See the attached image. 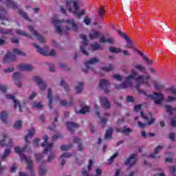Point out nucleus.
Returning <instances> with one entry per match:
<instances>
[{"mask_svg":"<svg viewBox=\"0 0 176 176\" xmlns=\"http://www.w3.org/2000/svg\"><path fill=\"white\" fill-rule=\"evenodd\" d=\"M17 35H21V36H26V38H29V39H32V36L25 32L23 30H16Z\"/></svg>","mask_w":176,"mask_h":176,"instance_id":"f704fd0d","label":"nucleus"},{"mask_svg":"<svg viewBox=\"0 0 176 176\" xmlns=\"http://www.w3.org/2000/svg\"><path fill=\"white\" fill-rule=\"evenodd\" d=\"M32 46H34L35 49H37L38 53H40V54H42V56H56V51H54V50H52L50 53L48 54L46 52V51H45V50L36 45V43H32Z\"/></svg>","mask_w":176,"mask_h":176,"instance_id":"4468645a","label":"nucleus"},{"mask_svg":"<svg viewBox=\"0 0 176 176\" xmlns=\"http://www.w3.org/2000/svg\"><path fill=\"white\" fill-rule=\"evenodd\" d=\"M164 148V146H158L157 148L155 149L154 153L148 156V157H151V159H156L157 157H156V155L159 153L160 151H162Z\"/></svg>","mask_w":176,"mask_h":176,"instance_id":"2f4dec72","label":"nucleus"},{"mask_svg":"<svg viewBox=\"0 0 176 176\" xmlns=\"http://www.w3.org/2000/svg\"><path fill=\"white\" fill-rule=\"evenodd\" d=\"M60 105L62 107H71L74 105V98L72 96L70 97V101L67 102L66 100H60Z\"/></svg>","mask_w":176,"mask_h":176,"instance_id":"473e14b6","label":"nucleus"},{"mask_svg":"<svg viewBox=\"0 0 176 176\" xmlns=\"http://www.w3.org/2000/svg\"><path fill=\"white\" fill-rule=\"evenodd\" d=\"M137 163V154H132L124 162L125 166L133 167Z\"/></svg>","mask_w":176,"mask_h":176,"instance_id":"dca6fc26","label":"nucleus"},{"mask_svg":"<svg viewBox=\"0 0 176 176\" xmlns=\"http://www.w3.org/2000/svg\"><path fill=\"white\" fill-rule=\"evenodd\" d=\"M100 102L104 105V108L106 109H109L111 108V103L109 102V100L105 97L100 98Z\"/></svg>","mask_w":176,"mask_h":176,"instance_id":"cd10ccee","label":"nucleus"},{"mask_svg":"<svg viewBox=\"0 0 176 176\" xmlns=\"http://www.w3.org/2000/svg\"><path fill=\"white\" fill-rule=\"evenodd\" d=\"M47 93V98L50 100L49 107L50 109H53V106L52 105L53 104V94L52 91V89H48Z\"/></svg>","mask_w":176,"mask_h":176,"instance_id":"7c9ffc66","label":"nucleus"},{"mask_svg":"<svg viewBox=\"0 0 176 176\" xmlns=\"http://www.w3.org/2000/svg\"><path fill=\"white\" fill-rule=\"evenodd\" d=\"M99 17L102 19L104 17V14L105 13V8L104 6H100V8L98 10Z\"/></svg>","mask_w":176,"mask_h":176,"instance_id":"de8ad7c7","label":"nucleus"},{"mask_svg":"<svg viewBox=\"0 0 176 176\" xmlns=\"http://www.w3.org/2000/svg\"><path fill=\"white\" fill-rule=\"evenodd\" d=\"M10 152H11L10 148L6 149L4 153L1 156V159H3V160L6 159V157H8V156H9V155H10Z\"/></svg>","mask_w":176,"mask_h":176,"instance_id":"603ef678","label":"nucleus"},{"mask_svg":"<svg viewBox=\"0 0 176 176\" xmlns=\"http://www.w3.org/2000/svg\"><path fill=\"white\" fill-rule=\"evenodd\" d=\"M80 38L83 40L82 45L80 47V50L82 52V54H85V56H89V52L85 50L86 46H87V36H86L85 34H82L80 35Z\"/></svg>","mask_w":176,"mask_h":176,"instance_id":"f8f14e48","label":"nucleus"},{"mask_svg":"<svg viewBox=\"0 0 176 176\" xmlns=\"http://www.w3.org/2000/svg\"><path fill=\"white\" fill-rule=\"evenodd\" d=\"M164 108L169 115L172 116L173 112H176V107H173L170 105H165Z\"/></svg>","mask_w":176,"mask_h":176,"instance_id":"c9c22d12","label":"nucleus"},{"mask_svg":"<svg viewBox=\"0 0 176 176\" xmlns=\"http://www.w3.org/2000/svg\"><path fill=\"white\" fill-rule=\"evenodd\" d=\"M3 140H0L1 146H7L8 148H13V140L8 138V135L3 133Z\"/></svg>","mask_w":176,"mask_h":176,"instance_id":"1a4fd4ad","label":"nucleus"},{"mask_svg":"<svg viewBox=\"0 0 176 176\" xmlns=\"http://www.w3.org/2000/svg\"><path fill=\"white\" fill-rule=\"evenodd\" d=\"M5 3L8 8H12V9H17V8H19L16 2L12 0H6Z\"/></svg>","mask_w":176,"mask_h":176,"instance_id":"a878e982","label":"nucleus"},{"mask_svg":"<svg viewBox=\"0 0 176 176\" xmlns=\"http://www.w3.org/2000/svg\"><path fill=\"white\" fill-rule=\"evenodd\" d=\"M91 47L93 50H102V47L101 46V44H98L97 43L91 44Z\"/></svg>","mask_w":176,"mask_h":176,"instance_id":"c03bdc74","label":"nucleus"},{"mask_svg":"<svg viewBox=\"0 0 176 176\" xmlns=\"http://www.w3.org/2000/svg\"><path fill=\"white\" fill-rule=\"evenodd\" d=\"M74 142H75V144H78V148L80 151H83V145L80 143L82 142V140L79 138H74Z\"/></svg>","mask_w":176,"mask_h":176,"instance_id":"4c0bfd02","label":"nucleus"},{"mask_svg":"<svg viewBox=\"0 0 176 176\" xmlns=\"http://www.w3.org/2000/svg\"><path fill=\"white\" fill-rule=\"evenodd\" d=\"M32 107L33 108H37L38 109H41V108H42V104H41V102H34Z\"/></svg>","mask_w":176,"mask_h":176,"instance_id":"bf43d9fd","label":"nucleus"},{"mask_svg":"<svg viewBox=\"0 0 176 176\" xmlns=\"http://www.w3.org/2000/svg\"><path fill=\"white\" fill-rule=\"evenodd\" d=\"M22 76H23L21 75V74H20V72H19L14 73L13 79L14 80H15V85L16 86H17V87H23V85H21V81L20 80Z\"/></svg>","mask_w":176,"mask_h":176,"instance_id":"6ab92c4d","label":"nucleus"},{"mask_svg":"<svg viewBox=\"0 0 176 176\" xmlns=\"http://www.w3.org/2000/svg\"><path fill=\"white\" fill-rule=\"evenodd\" d=\"M93 166V160H89V164H88V171L87 170H82V175L83 176H93V175H89V171L91 170V167Z\"/></svg>","mask_w":176,"mask_h":176,"instance_id":"72a5a7b5","label":"nucleus"},{"mask_svg":"<svg viewBox=\"0 0 176 176\" xmlns=\"http://www.w3.org/2000/svg\"><path fill=\"white\" fill-rule=\"evenodd\" d=\"M134 68L138 69V71H140V72H145L146 71V67L142 65H133Z\"/></svg>","mask_w":176,"mask_h":176,"instance_id":"a19ab883","label":"nucleus"},{"mask_svg":"<svg viewBox=\"0 0 176 176\" xmlns=\"http://www.w3.org/2000/svg\"><path fill=\"white\" fill-rule=\"evenodd\" d=\"M169 170H170V175H172L173 176H176L175 175V173H176L175 166H170Z\"/></svg>","mask_w":176,"mask_h":176,"instance_id":"13d9d810","label":"nucleus"},{"mask_svg":"<svg viewBox=\"0 0 176 176\" xmlns=\"http://www.w3.org/2000/svg\"><path fill=\"white\" fill-rule=\"evenodd\" d=\"M34 156L36 157V161L37 162H41L42 160V158L43 157V154H35Z\"/></svg>","mask_w":176,"mask_h":176,"instance_id":"680f3d73","label":"nucleus"},{"mask_svg":"<svg viewBox=\"0 0 176 176\" xmlns=\"http://www.w3.org/2000/svg\"><path fill=\"white\" fill-rule=\"evenodd\" d=\"M43 138L44 140V142L41 144V146L44 148L43 153L44 155H46L47 152H52V148H53V143H47L49 141V136H47V135H44Z\"/></svg>","mask_w":176,"mask_h":176,"instance_id":"0eeeda50","label":"nucleus"},{"mask_svg":"<svg viewBox=\"0 0 176 176\" xmlns=\"http://www.w3.org/2000/svg\"><path fill=\"white\" fill-rule=\"evenodd\" d=\"M99 87L100 89H102L106 94H108V93H111V90H109V87H111V84H109L108 80L101 79L99 82Z\"/></svg>","mask_w":176,"mask_h":176,"instance_id":"9b49d317","label":"nucleus"},{"mask_svg":"<svg viewBox=\"0 0 176 176\" xmlns=\"http://www.w3.org/2000/svg\"><path fill=\"white\" fill-rule=\"evenodd\" d=\"M167 91L172 94V96H168L166 99L164 100L165 102H174L176 101V87H170L167 88Z\"/></svg>","mask_w":176,"mask_h":176,"instance_id":"6e6552de","label":"nucleus"},{"mask_svg":"<svg viewBox=\"0 0 176 176\" xmlns=\"http://www.w3.org/2000/svg\"><path fill=\"white\" fill-rule=\"evenodd\" d=\"M101 124L102 127H105V124H107V122H108V119L105 118H102L100 119Z\"/></svg>","mask_w":176,"mask_h":176,"instance_id":"0e129e2a","label":"nucleus"},{"mask_svg":"<svg viewBox=\"0 0 176 176\" xmlns=\"http://www.w3.org/2000/svg\"><path fill=\"white\" fill-rule=\"evenodd\" d=\"M18 13L20 16L23 17V19H25V20H27L28 21H31V19H30V18L28 17V15H27V14L25 12H24V11H23L22 10H19L18 11Z\"/></svg>","mask_w":176,"mask_h":176,"instance_id":"37998d69","label":"nucleus"},{"mask_svg":"<svg viewBox=\"0 0 176 176\" xmlns=\"http://www.w3.org/2000/svg\"><path fill=\"white\" fill-rule=\"evenodd\" d=\"M65 5L69 13L76 16L78 20L80 19L82 16L86 14V10H80L79 7V0H67Z\"/></svg>","mask_w":176,"mask_h":176,"instance_id":"f257e3e1","label":"nucleus"},{"mask_svg":"<svg viewBox=\"0 0 176 176\" xmlns=\"http://www.w3.org/2000/svg\"><path fill=\"white\" fill-rule=\"evenodd\" d=\"M4 35H13V29L5 30Z\"/></svg>","mask_w":176,"mask_h":176,"instance_id":"338daca9","label":"nucleus"},{"mask_svg":"<svg viewBox=\"0 0 176 176\" xmlns=\"http://www.w3.org/2000/svg\"><path fill=\"white\" fill-rule=\"evenodd\" d=\"M144 79H151V76H138L135 80L138 82V84L136 85V90L140 93V94H144V96H146V91L144 90H141L140 87H141V85H148V81L145 82Z\"/></svg>","mask_w":176,"mask_h":176,"instance_id":"20e7f679","label":"nucleus"},{"mask_svg":"<svg viewBox=\"0 0 176 176\" xmlns=\"http://www.w3.org/2000/svg\"><path fill=\"white\" fill-rule=\"evenodd\" d=\"M143 60H144L145 63H146L148 65H153V60H150L148 57L144 56Z\"/></svg>","mask_w":176,"mask_h":176,"instance_id":"4d7b16f0","label":"nucleus"},{"mask_svg":"<svg viewBox=\"0 0 176 176\" xmlns=\"http://www.w3.org/2000/svg\"><path fill=\"white\" fill-rule=\"evenodd\" d=\"M116 131L117 133L125 134V135H129L130 133H132L133 130L131 128H126V126H124L123 128H118Z\"/></svg>","mask_w":176,"mask_h":176,"instance_id":"b1692460","label":"nucleus"},{"mask_svg":"<svg viewBox=\"0 0 176 176\" xmlns=\"http://www.w3.org/2000/svg\"><path fill=\"white\" fill-rule=\"evenodd\" d=\"M65 23L68 24L69 27L66 28V34H68V31H74L77 32L78 30H79V28L78 27V24H76V22H75V19H67Z\"/></svg>","mask_w":176,"mask_h":176,"instance_id":"9d476101","label":"nucleus"},{"mask_svg":"<svg viewBox=\"0 0 176 176\" xmlns=\"http://www.w3.org/2000/svg\"><path fill=\"white\" fill-rule=\"evenodd\" d=\"M96 175H94V176H102V170H101V169H100V168H96Z\"/></svg>","mask_w":176,"mask_h":176,"instance_id":"774afa93","label":"nucleus"},{"mask_svg":"<svg viewBox=\"0 0 176 176\" xmlns=\"http://www.w3.org/2000/svg\"><path fill=\"white\" fill-rule=\"evenodd\" d=\"M75 89L77 94H80L83 91V82H79L78 86L76 87Z\"/></svg>","mask_w":176,"mask_h":176,"instance_id":"a18cd8bd","label":"nucleus"},{"mask_svg":"<svg viewBox=\"0 0 176 176\" xmlns=\"http://www.w3.org/2000/svg\"><path fill=\"white\" fill-rule=\"evenodd\" d=\"M98 63V59L97 58H92L89 60L85 62V67L87 69H82L83 72L87 73V69H92L91 65H94Z\"/></svg>","mask_w":176,"mask_h":176,"instance_id":"a211bd4d","label":"nucleus"},{"mask_svg":"<svg viewBox=\"0 0 176 176\" xmlns=\"http://www.w3.org/2000/svg\"><path fill=\"white\" fill-rule=\"evenodd\" d=\"M101 35H102V34L98 31H92V32L89 34V39H98Z\"/></svg>","mask_w":176,"mask_h":176,"instance_id":"c756f323","label":"nucleus"},{"mask_svg":"<svg viewBox=\"0 0 176 176\" xmlns=\"http://www.w3.org/2000/svg\"><path fill=\"white\" fill-rule=\"evenodd\" d=\"M28 30L29 31H30V32H32L34 36H36V38H37V41H38L39 43H46V40L45 39V37L39 34L36 30H34L32 25H29Z\"/></svg>","mask_w":176,"mask_h":176,"instance_id":"ddd939ff","label":"nucleus"},{"mask_svg":"<svg viewBox=\"0 0 176 176\" xmlns=\"http://www.w3.org/2000/svg\"><path fill=\"white\" fill-rule=\"evenodd\" d=\"M66 126L68 129L69 131L72 133V134H74L75 133L74 129H78L79 127L78 124H76L75 122H67Z\"/></svg>","mask_w":176,"mask_h":176,"instance_id":"aec40b11","label":"nucleus"},{"mask_svg":"<svg viewBox=\"0 0 176 176\" xmlns=\"http://www.w3.org/2000/svg\"><path fill=\"white\" fill-rule=\"evenodd\" d=\"M147 97L148 98H152L155 104H157V105H160L164 100V95H163L162 92H154L153 95H148Z\"/></svg>","mask_w":176,"mask_h":176,"instance_id":"423d86ee","label":"nucleus"},{"mask_svg":"<svg viewBox=\"0 0 176 176\" xmlns=\"http://www.w3.org/2000/svg\"><path fill=\"white\" fill-rule=\"evenodd\" d=\"M84 23L86 24V25H90V23H91V19L90 18L85 16L84 19Z\"/></svg>","mask_w":176,"mask_h":176,"instance_id":"e2e57ef3","label":"nucleus"},{"mask_svg":"<svg viewBox=\"0 0 176 176\" xmlns=\"http://www.w3.org/2000/svg\"><path fill=\"white\" fill-rule=\"evenodd\" d=\"M6 98L8 100H12L14 102V108L16 109H17V107H19V112H23V108L21 107V104H20V102L17 100H16V97L13 95H6Z\"/></svg>","mask_w":176,"mask_h":176,"instance_id":"2eb2a0df","label":"nucleus"},{"mask_svg":"<svg viewBox=\"0 0 176 176\" xmlns=\"http://www.w3.org/2000/svg\"><path fill=\"white\" fill-rule=\"evenodd\" d=\"M140 116L144 119L145 120H147V124L148 126H151V124H153L155 123V119L152 117H151V118L149 120V118L148 117H146L145 116V113H144V112H140Z\"/></svg>","mask_w":176,"mask_h":176,"instance_id":"c85d7f7f","label":"nucleus"},{"mask_svg":"<svg viewBox=\"0 0 176 176\" xmlns=\"http://www.w3.org/2000/svg\"><path fill=\"white\" fill-rule=\"evenodd\" d=\"M89 111H90V107H89L87 106H84V107H81V109L79 111V112L82 115H85V113H86L87 112H89Z\"/></svg>","mask_w":176,"mask_h":176,"instance_id":"09e8293b","label":"nucleus"},{"mask_svg":"<svg viewBox=\"0 0 176 176\" xmlns=\"http://www.w3.org/2000/svg\"><path fill=\"white\" fill-rule=\"evenodd\" d=\"M131 75L128 76L125 78V82L120 84L118 87H117L118 89H127V87H131L133 86V78H135L137 76V72L134 69H131Z\"/></svg>","mask_w":176,"mask_h":176,"instance_id":"7ed1b4c3","label":"nucleus"},{"mask_svg":"<svg viewBox=\"0 0 176 176\" xmlns=\"http://www.w3.org/2000/svg\"><path fill=\"white\" fill-rule=\"evenodd\" d=\"M27 148H28V144H25L22 148L19 146H16L14 148V152L15 153H17L18 155H19L20 159L22 162L25 161V163L28 164V170H30V171H32V168L34 167V164H32V160H31V159L30 158H27L24 155V152H25V151L27 150Z\"/></svg>","mask_w":176,"mask_h":176,"instance_id":"f03ea898","label":"nucleus"},{"mask_svg":"<svg viewBox=\"0 0 176 176\" xmlns=\"http://www.w3.org/2000/svg\"><path fill=\"white\" fill-rule=\"evenodd\" d=\"M16 60V56L13 55L12 52H8L3 58L4 63H10Z\"/></svg>","mask_w":176,"mask_h":176,"instance_id":"4be33fe9","label":"nucleus"},{"mask_svg":"<svg viewBox=\"0 0 176 176\" xmlns=\"http://www.w3.org/2000/svg\"><path fill=\"white\" fill-rule=\"evenodd\" d=\"M46 173H47V170L46 169V168H43V166H42V164L40 165L38 170L39 176H43L45 175V174H46Z\"/></svg>","mask_w":176,"mask_h":176,"instance_id":"49530a36","label":"nucleus"},{"mask_svg":"<svg viewBox=\"0 0 176 176\" xmlns=\"http://www.w3.org/2000/svg\"><path fill=\"white\" fill-rule=\"evenodd\" d=\"M60 23H63L61 21H58L57 19H53L52 20V24L55 25V30L59 35H63V29H61V27L57 26V24H60Z\"/></svg>","mask_w":176,"mask_h":176,"instance_id":"5701e85b","label":"nucleus"},{"mask_svg":"<svg viewBox=\"0 0 176 176\" xmlns=\"http://www.w3.org/2000/svg\"><path fill=\"white\" fill-rule=\"evenodd\" d=\"M71 148H72V144L62 145L60 146L61 151H68L69 149H71Z\"/></svg>","mask_w":176,"mask_h":176,"instance_id":"6e6d98bb","label":"nucleus"},{"mask_svg":"<svg viewBox=\"0 0 176 176\" xmlns=\"http://www.w3.org/2000/svg\"><path fill=\"white\" fill-rule=\"evenodd\" d=\"M100 43H109V45H115V38L112 37H109L107 38H105V36H102L100 38Z\"/></svg>","mask_w":176,"mask_h":176,"instance_id":"412c9836","label":"nucleus"},{"mask_svg":"<svg viewBox=\"0 0 176 176\" xmlns=\"http://www.w3.org/2000/svg\"><path fill=\"white\" fill-rule=\"evenodd\" d=\"M6 14V10L0 7V20H2V21H8L9 19L8 18Z\"/></svg>","mask_w":176,"mask_h":176,"instance_id":"bb28decb","label":"nucleus"},{"mask_svg":"<svg viewBox=\"0 0 176 176\" xmlns=\"http://www.w3.org/2000/svg\"><path fill=\"white\" fill-rule=\"evenodd\" d=\"M17 68L20 71H32V65L25 63H21Z\"/></svg>","mask_w":176,"mask_h":176,"instance_id":"393cba45","label":"nucleus"},{"mask_svg":"<svg viewBox=\"0 0 176 176\" xmlns=\"http://www.w3.org/2000/svg\"><path fill=\"white\" fill-rule=\"evenodd\" d=\"M60 86H63L65 91H68V90H69V87L68 86V84H67V82H65V81L64 80L60 81Z\"/></svg>","mask_w":176,"mask_h":176,"instance_id":"864d4df0","label":"nucleus"},{"mask_svg":"<svg viewBox=\"0 0 176 176\" xmlns=\"http://www.w3.org/2000/svg\"><path fill=\"white\" fill-rule=\"evenodd\" d=\"M154 87L155 89V90H163V89H164V85L159 83V82H156L154 84Z\"/></svg>","mask_w":176,"mask_h":176,"instance_id":"8fccbe9b","label":"nucleus"},{"mask_svg":"<svg viewBox=\"0 0 176 176\" xmlns=\"http://www.w3.org/2000/svg\"><path fill=\"white\" fill-rule=\"evenodd\" d=\"M109 52L114 54H119V53H122V49L120 47H109Z\"/></svg>","mask_w":176,"mask_h":176,"instance_id":"e433bc0d","label":"nucleus"},{"mask_svg":"<svg viewBox=\"0 0 176 176\" xmlns=\"http://www.w3.org/2000/svg\"><path fill=\"white\" fill-rule=\"evenodd\" d=\"M113 133V129L112 128H109V129H107L104 136L105 140H111V138H112Z\"/></svg>","mask_w":176,"mask_h":176,"instance_id":"58836bf2","label":"nucleus"},{"mask_svg":"<svg viewBox=\"0 0 176 176\" xmlns=\"http://www.w3.org/2000/svg\"><path fill=\"white\" fill-rule=\"evenodd\" d=\"M71 156H72V154L69 153H63L60 157L62 159V157H71Z\"/></svg>","mask_w":176,"mask_h":176,"instance_id":"69168bd1","label":"nucleus"},{"mask_svg":"<svg viewBox=\"0 0 176 176\" xmlns=\"http://www.w3.org/2000/svg\"><path fill=\"white\" fill-rule=\"evenodd\" d=\"M33 80H34V82H36V83H37L38 86H39L40 90L41 91H43V90L46 89V82H45V81H43V80L41 79L39 76L33 77Z\"/></svg>","mask_w":176,"mask_h":176,"instance_id":"f3484780","label":"nucleus"},{"mask_svg":"<svg viewBox=\"0 0 176 176\" xmlns=\"http://www.w3.org/2000/svg\"><path fill=\"white\" fill-rule=\"evenodd\" d=\"M8 112L6 111H2L0 114V119L3 122V123H6V119H8Z\"/></svg>","mask_w":176,"mask_h":176,"instance_id":"ea45409f","label":"nucleus"},{"mask_svg":"<svg viewBox=\"0 0 176 176\" xmlns=\"http://www.w3.org/2000/svg\"><path fill=\"white\" fill-rule=\"evenodd\" d=\"M13 53H14V54H17L18 56H25V53L20 51L19 49H14Z\"/></svg>","mask_w":176,"mask_h":176,"instance_id":"5fc2aeb1","label":"nucleus"},{"mask_svg":"<svg viewBox=\"0 0 176 176\" xmlns=\"http://www.w3.org/2000/svg\"><path fill=\"white\" fill-rule=\"evenodd\" d=\"M54 157H56V155H54V153H52L50 154V155L48 156V157L47 159V162L48 163H50V162H52L53 160V159H54Z\"/></svg>","mask_w":176,"mask_h":176,"instance_id":"052dcab7","label":"nucleus"},{"mask_svg":"<svg viewBox=\"0 0 176 176\" xmlns=\"http://www.w3.org/2000/svg\"><path fill=\"white\" fill-rule=\"evenodd\" d=\"M112 28H113V30L116 31V32L118 33V34L121 36V38L126 40V42L128 45V46L124 45V47H128L129 49H134V43L133 42V41H131V38L130 37H129V36H127V34L126 33H124L119 30H116L113 25H112Z\"/></svg>","mask_w":176,"mask_h":176,"instance_id":"39448f33","label":"nucleus"},{"mask_svg":"<svg viewBox=\"0 0 176 176\" xmlns=\"http://www.w3.org/2000/svg\"><path fill=\"white\" fill-rule=\"evenodd\" d=\"M22 125H23V121L19 120L15 122L13 127L14 129H16V130H21Z\"/></svg>","mask_w":176,"mask_h":176,"instance_id":"79ce46f5","label":"nucleus"},{"mask_svg":"<svg viewBox=\"0 0 176 176\" xmlns=\"http://www.w3.org/2000/svg\"><path fill=\"white\" fill-rule=\"evenodd\" d=\"M101 69L102 71H105V72H109V71H112L113 69V64H109V67H101Z\"/></svg>","mask_w":176,"mask_h":176,"instance_id":"3c124183","label":"nucleus"}]
</instances>
